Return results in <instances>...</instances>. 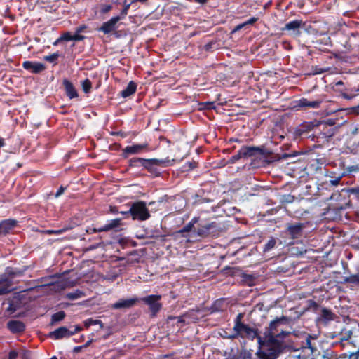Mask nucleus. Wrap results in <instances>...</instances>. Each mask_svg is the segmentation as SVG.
<instances>
[{
	"instance_id": "1",
	"label": "nucleus",
	"mask_w": 359,
	"mask_h": 359,
	"mask_svg": "<svg viewBox=\"0 0 359 359\" xmlns=\"http://www.w3.org/2000/svg\"><path fill=\"white\" fill-rule=\"evenodd\" d=\"M287 323V318L282 316L272 320L269 327L265 328L262 337L260 349L257 354L260 359H276L283 352L285 346L283 339L290 332L280 328V325Z\"/></svg>"
},
{
	"instance_id": "2",
	"label": "nucleus",
	"mask_w": 359,
	"mask_h": 359,
	"mask_svg": "<svg viewBox=\"0 0 359 359\" xmlns=\"http://www.w3.org/2000/svg\"><path fill=\"white\" fill-rule=\"evenodd\" d=\"M244 318V313H239L234 320L233 331L234 334L229 337L230 339H235L238 337L242 338L247 337L248 339H257L259 345L262 341V337L259 334L257 329L252 328L248 325H246L242 322Z\"/></svg>"
},
{
	"instance_id": "3",
	"label": "nucleus",
	"mask_w": 359,
	"mask_h": 359,
	"mask_svg": "<svg viewBox=\"0 0 359 359\" xmlns=\"http://www.w3.org/2000/svg\"><path fill=\"white\" fill-rule=\"evenodd\" d=\"M334 123L332 121L323 122L318 121V126L315 128L314 132L311 133L312 140L316 139L317 142L324 143L328 142L330 139L334 135V130L330 128V126Z\"/></svg>"
},
{
	"instance_id": "4",
	"label": "nucleus",
	"mask_w": 359,
	"mask_h": 359,
	"mask_svg": "<svg viewBox=\"0 0 359 359\" xmlns=\"http://www.w3.org/2000/svg\"><path fill=\"white\" fill-rule=\"evenodd\" d=\"M128 212L133 220L145 221L150 217V213L144 201H139L132 203Z\"/></svg>"
},
{
	"instance_id": "5",
	"label": "nucleus",
	"mask_w": 359,
	"mask_h": 359,
	"mask_svg": "<svg viewBox=\"0 0 359 359\" xmlns=\"http://www.w3.org/2000/svg\"><path fill=\"white\" fill-rule=\"evenodd\" d=\"M221 228L215 222L198 225L196 234L203 238H217L219 236Z\"/></svg>"
},
{
	"instance_id": "6",
	"label": "nucleus",
	"mask_w": 359,
	"mask_h": 359,
	"mask_svg": "<svg viewBox=\"0 0 359 359\" xmlns=\"http://www.w3.org/2000/svg\"><path fill=\"white\" fill-rule=\"evenodd\" d=\"M174 160H170L168 158L158 159V158H149L148 163L146 166L145 170L150 174L153 177H159L161 175V171L158 167H168L172 165Z\"/></svg>"
},
{
	"instance_id": "7",
	"label": "nucleus",
	"mask_w": 359,
	"mask_h": 359,
	"mask_svg": "<svg viewBox=\"0 0 359 359\" xmlns=\"http://www.w3.org/2000/svg\"><path fill=\"white\" fill-rule=\"evenodd\" d=\"M316 126H318V120L304 121L294 128L293 135L295 138L312 139V135L310 133H313Z\"/></svg>"
},
{
	"instance_id": "8",
	"label": "nucleus",
	"mask_w": 359,
	"mask_h": 359,
	"mask_svg": "<svg viewBox=\"0 0 359 359\" xmlns=\"http://www.w3.org/2000/svg\"><path fill=\"white\" fill-rule=\"evenodd\" d=\"M161 299V295L151 294L140 299V301L149 306L150 316L154 318L157 316L162 309V304L160 302Z\"/></svg>"
},
{
	"instance_id": "9",
	"label": "nucleus",
	"mask_w": 359,
	"mask_h": 359,
	"mask_svg": "<svg viewBox=\"0 0 359 359\" xmlns=\"http://www.w3.org/2000/svg\"><path fill=\"white\" fill-rule=\"evenodd\" d=\"M238 151L241 158L245 159L257 155L267 156L270 154V152L265 149L264 146H243Z\"/></svg>"
},
{
	"instance_id": "10",
	"label": "nucleus",
	"mask_w": 359,
	"mask_h": 359,
	"mask_svg": "<svg viewBox=\"0 0 359 359\" xmlns=\"http://www.w3.org/2000/svg\"><path fill=\"white\" fill-rule=\"evenodd\" d=\"M149 151V144L147 142L142 144H133L127 146L121 150V157L124 159L128 158L130 155L140 154L144 151Z\"/></svg>"
},
{
	"instance_id": "11",
	"label": "nucleus",
	"mask_w": 359,
	"mask_h": 359,
	"mask_svg": "<svg viewBox=\"0 0 359 359\" xmlns=\"http://www.w3.org/2000/svg\"><path fill=\"white\" fill-rule=\"evenodd\" d=\"M15 273L11 271L0 276V295L8 294L12 291L13 278Z\"/></svg>"
},
{
	"instance_id": "12",
	"label": "nucleus",
	"mask_w": 359,
	"mask_h": 359,
	"mask_svg": "<svg viewBox=\"0 0 359 359\" xmlns=\"http://www.w3.org/2000/svg\"><path fill=\"white\" fill-rule=\"evenodd\" d=\"M305 227V224L300 222L287 223L286 224L285 233L289 235L292 239H298L302 236Z\"/></svg>"
},
{
	"instance_id": "13",
	"label": "nucleus",
	"mask_w": 359,
	"mask_h": 359,
	"mask_svg": "<svg viewBox=\"0 0 359 359\" xmlns=\"http://www.w3.org/2000/svg\"><path fill=\"white\" fill-rule=\"evenodd\" d=\"M121 219L116 218L111 220L109 223L104 224L99 228L89 227L86 230L88 233H93L97 232L109 231L113 230L121 225Z\"/></svg>"
},
{
	"instance_id": "14",
	"label": "nucleus",
	"mask_w": 359,
	"mask_h": 359,
	"mask_svg": "<svg viewBox=\"0 0 359 359\" xmlns=\"http://www.w3.org/2000/svg\"><path fill=\"white\" fill-rule=\"evenodd\" d=\"M119 21L120 18L118 17H112L108 21L104 22L97 30L103 32L104 34H109L118 28L117 23Z\"/></svg>"
},
{
	"instance_id": "15",
	"label": "nucleus",
	"mask_w": 359,
	"mask_h": 359,
	"mask_svg": "<svg viewBox=\"0 0 359 359\" xmlns=\"http://www.w3.org/2000/svg\"><path fill=\"white\" fill-rule=\"evenodd\" d=\"M22 67L25 69L30 71L32 74H39L46 69V65L41 62L28 60L23 62Z\"/></svg>"
},
{
	"instance_id": "16",
	"label": "nucleus",
	"mask_w": 359,
	"mask_h": 359,
	"mask_svg": "<svg viewBox=\"0 0 359 359\" xmlns=\"http://www.w3.org/2000/svg\"><path fill=\"white\" fill-rule=\"evenodd\" d=\"M72 336V332L66 327H60L53 332H50L49 337L53 339H61L62 338H68Z\"/></svg>"
},
{
	"instance_id": "17",
	"label": "nucleus",
	"mask_w": 359,
	"mask_h": 359,
	"mask_svg": "<svg viewBox=\"0 0 359 359\" xmlns=\"http://www.w3.org/2000/svg\"><path fill=\"white\" fill-rule=\"evenodd\" d=\"M140 301V299L137 297L130 299H121L112 305V308L114 309H120L123 308L133 307Z\"/></svg>"
},
{
	"instance_id": "18",
	"label": "nucleus",
	"mask_w": 359,
	"mask_h": 359,
	"mask_svg": "<svg viewBox=\"0 0 359 359\" xmlns=\"http://www.w3.org/2000/svg\"><path fill=\"white\" fill-rule=\"evenodd\" d=\"M149 158H144L140 157H133L128 159V165L130 168H142L145 170Z\"/></svg>"
},
{
	"instance_id": "19",
	"label": "nucleus",
	"mask_w": 359,
	"mask_h": 359,
	"mask_svg": "<svg viewBox=\"0 0 359 359\" xmlns=\"http://www.w3.org/2000/svg\"><path fill=\"white\" fill-rule=\"evenodd\" d=\"M8 329L14 334L22 333L25 330V325L23 322L18 320H12L7 323Z\"/></svg>"
},
{
	"instance_id": "20",
	"label": "nucleus",
	"mask_w": 359,
	"mask_h": 359,
	"mask_svg": "<svg viewBox=\"0 0 359 359\" xmlns=\"http://www.w3.org/2000/svg\"><path fill=\"white\" fill-rule=\"evenodd\" d=\"M62 85L65 88L66 95L69 99L76 98L79 96L78 92L75 88L73 83L67 79H64L62 81Z\"/></svg>"
},
{
	"instance_id": "21",
	"label": "nucleus",
	"mask_w": 359,
	"mask_h": 359,
	"mask_svg": "<svg viewBox=\"0 0 359 359\" xmlns=\"http://www.w3.org/2000/svg\"><path fill=\"white\" fill-rule=\"evenodd\" d=\"M303 22L301 20H294L287 22L285 26L282 28V31H292L297 34H299V29L302 27Z\"/></svg>"
},
{
	"instance_id": "22",
	"label": "nucleus",
	"mask_w": 359,
	"mask_h": 359,
	"mask_svg": "<svg viewBox=\"0 0 359 359\" xmlns=\"http://www.w3.org/2000/svg\"><path fill=\"white\" fill-rule=\"evenodd\" d=\"M321 103V100L310 101L306 98L302 97L298 101L297 106L301 108L318 109L320 107Z\"/></svg>"
},
{
	"instance_id": "23",
	"label": "nucleus",
	"mask_w": 359,
	"mask_h": 359,
	"mask_svg": "<svg viewBox=\"0 0 359 359\" xmlns=\"http://www.w3.org/2000/svg\"><path fill=\"white\" fill-rule=\"evenodd\" d=\"M359 95V83L348 87V91L344 93V99L352 100Z\"/></svg>"
},
{
	"instance_id": "24",
	"label": "nucleus",
	"mask_w": 359,
	"mask_h": 359,
	"mask_svg": "<svg viewBox=\"0 0 359 359\" xmlns=\"http://www.w3.org/2000/svg\"><path fill=\"white\" fill-rule=\"evenodd\" d=\"M137 89V84L131 81L128 83L125 89L120 92L121 97L126 98L134 94Z\"/></svg>"
},
{
	"instance_id": "25",
	"label": "nucleus",
	"mask_w": 359,
	"mask_h": 359,
	"mask_svg": "<svg viewBox=\"0 0 359 359\" xmlns=\"http://www.w3.org/2000/svg\"><path fill=\"white\" fill-rule=\"evenodd\" d=\"M326 162L327 160L325 157L316 158L315 162L312 163L309 167L311 170L318 172V171H321L323 166L326 163Z\"/></svg>"
},
{
	"instance_id": "26",
	"label": "nucleus",
	"mask_w": 359,
	"mask_h": 359,
	"mask_svg": "<svg viewBox=\"0 0 359 359\" xmlns=\"http://www.w3.org/2000/svg\"><path fill=\"white\" fill-rule=\"evenodd\" d=\"M333 90L334 92L340 94V96L344 98V93L348 91V88H346L344 83L342 81H339L336 82L333 87Z\"/></svg>"
},
{
	"instance_id": "27",
	"label": "nucleus",
	"mask_w": 359,
	"mask_h": 359,
	"mask_svg": "<svg viewBox=\"0 0 359 359\" xmlns=\"http://www.w3.org/2000/svg\"><path fill=\"white\" fill-rule=\"evenodd\" d=\"M66 316L65 312L63 311H60L55 313L51 316V325H53L57 322L62 320Z\"/></svg>"
},
{
	"instance_id": "28",
	"label": "nucleus",
	"mask_w": 359,
	"mask_h": 359,
	"mask_svg": "<svg viewBox=\"0 0 359 359\" xmlns=\"http://www.w3.org/2000/svg\"><path fill=\"white\" fill-rule=\"evenodd\" d=\"M84 295L85 294L83 292L76 290L74 292H68L67 294V298L70 300H75L83 297Z\"/></svg>"
},
{
	"instance_id": "29",
	"label": "nucleus",
	"mask_w": 359,
	"mask_h": 359,
	"mask_svg": "<svg viewBox=\"0 0 359 359\" xmlns=\"http://www.w3.org/2000/svg\"><path fill=\"white\" fill-rule=\"evenodd\" d=\"M241 277L243 283L248 285H253L255 281V276L253 275L243 273Z\"/></svg>"
},
{
	"instance_id": "30",
	"label": "nucleus",
	"mask_w": 359,
	"mask_h": 359,
	"mask_svg": "<svg viewBox=\"0 0 359 359\" xmlns=\"http://www.w3.org/2000/svg\"><path fill=\"white\" fill-rule=\"evenodd\" d=\"M60 57V54L58 52L54 53L49 55H46L43 57V60L50 63H53V65L57 64V60Z\"/></svg>"
},
{
	"instance_id": "31",
	"label": "nucleus",
	"mask_w": 359,
	"mask_h": 359,
	"mask_svg": "<svg viewBox=\"0 0 359 359\" xmlns=\"http://www.w3.org/2000/svg\"><path fill=\"white\" fill-rule=\"evenodd\" d=\"M81 85L83 91L86 94H88L90 92L91 88H92V82L90 81V80L89 79H86L85 80L82 81L81 82Z\"/></svg>"
},
{
	"instance_id": "32",
	"label": "nucleus",
	"mask_w": 359,
	"mask_h": 359,
	"mask_svg": "<svg viewBox=\"0 0 359 359\" xmlns=\"http://www.w3.org/2000/svg\"><path fill=\"white\" fill-rule=\"evenodd\" d=\"M132 3L127 4L126 0L124 1V6L123 9L121 10L120 15H116V17H118L120 18V20L125 18V17L127 15L128 10L130 8V6Z\"/></svg>"
},
{
	"instance_id": "33",
	"label": "nucleus",
	"mask_w": 359,
	"mask_h": 359,
	"mask_svg": "<svg viewBox=\"0 0 359 359\" xmlns=\"http://www.w3.org/2000/svg\"><path fill=\"white\" fill-rule=\"evenodd\" d=\"M189 231L186 229V228L184 226L183 228H182L181 229H180L179 231H177L175 233V236L176 238H178V237H184V238H187V241H190L189 238V236H188V234H189Z\"/></svg>"
},
{
	"instance_id": "34",
	"label": "nucleus",
	"mask_w": 359,
	"mask_h": 359,
	"mask_svg": "<svg viewBox=\"0 0 359 359\" xmlns=\"http://www.w3.org/2000/svg\"><path fill=\"white\" fill-rule=\"evenodd\" d=\"M344 282L352 284H359V273L346 277L344 278Z\"/></svg>"
},
{
	"instance_id": "35",
	"label": "nucleus",
	"mask_w": 359,
	"mask_h": 359,
	"mask_svg": "<svg viewBox=\"0 0 359 359\" xmlns=\"http://www.w3.org/2000/svg\"><path fill=\"white\" fill-rule=\"evenodd\" d=\"M95 325H100L102 327V322L100 320H94L93 318H88L84 321V326L87 328Z\"/></svg>"
},
{
	"instance_id": "36",
	"label": "nucleus",
	"mask_w": 359,
	"mask_h": 359,
	"mask_svg": "<svg viewBox=\"0 0 359 359\" xmlns=\"http://www.w3.org/2000/svg\"><path fill=\"white\" fill-rule=\"evenodd\" d=\"M276 244V241L274 238H271L267 243L264 245V252H268L273 249Z\"/></svg>"
},
{
	"instance_id": "37",
	"label": "nucleus",
	"mask_w": 359,
	"mask_h": 359,
	"mask_svg": "<svg viewBox=\"0 0 359 359\" xmlns=\"http://www.w3.org/2000/svg\"><path fill=\"white\" fill-rule=\"evenodd\" d=\"M321 316L326 320H331L333 319V313L326 308H323L322 309Z\"/></svg>"
},
{
	"instance_id": "38",
	"label": "nucleus",
	"mask_w": 359,
	"mask_h": 359,
	"mask_svg": "<svg viewBox=\"0 0 359 359\" xmlns=\"http://www.w3.org/2000/svg\"><path fill=\"white\" fill-rule=\"evenodd\" d=\"M328 69H325L322 67H319L318 66H312L311 72L309 74V75H316L325 73L327 71Z\"/></svg>"
},
{
	"instance_id": "39",
	"label": "nucleus",
	"mask_w": 359,
	"mask_h": 359,
	"mask_svg": "<svg viewBox=\"0 0 359 359\" xmlns=\"http://www.w3.org/2000/svg\"><path fill=\"white\" fill-rule=\"evenodd\" d=\"M199 109H212L215 108V102H205L199 103Z\"/></svg>"
},
{
	"instance_id": "40",
	"label": "nucleus",
	"mask_w": 359,
	"mask_h": 359,
	"mask_svg": "<svg viewBox=\"0 0 359 359\" xmlns=\"http://www.w3.org/2000/svg\"><path fill=\"white\" fill-rule=\"evenodd\" d=\"M198 217H194L191 219V221L189 223H187L184 226V227L189 232H190L193 229L194 225L198 222Z\"/></svg>"
},
{
	"instance_id": "41",
	"label": "nucleus",
	"mask_w": 359,
	"mask_h": 359,
	"mask_svg": "<svg viewBox=\"0 0 359 359\" xmlns=\"http://www.w3.org/2000/svg\"><path fill=\"white\" fill-rule=\"evenodd\" d=\"M223 304V302L222 299H218L214 302V304L212 306V308L214 311H220L222 310L221 308V305Z\"/></svg>"
},
{
	"instance_id": "42",
	"label": "nucleus",
	"mask_w": 359,
	"mask_h": 359,
	"mask_svg": "<svg viewBox=\"0 0 359 359\" xmlns=\"http://www.w3.org/2000/svg\"><path fill=\"white\" fill-rule=\"evenodd\" d=\"M61 39L65 41H72V34L69 32H66L61 35Z\"/></svg>"
},
{
	"instance_id": "43",
	"label": "nucleus",
	"mask_w": 359,
	"mask_h": 359,
	"mask_svg": "<svg viewBox=\"0 0 359 359\" xmlns=\"http://www.w3.org/2000/svg\"><path fill=\"white\" fill-rule=\"evenodd\" d=\"M177 320V323H184V320L183 319L182 316L176 317V316H170L168 317V323L170 322L171 320Z\"/></svg>"
},
{
	"instance_id": "44",
	"label": "nucleus",
	"mask_w": 359,
	"mask_h": 359,
	"mask_svg": "<svg viewBox=\"0 0 359 359\" xmlns=\"http://www.w3.org/2000/svg\"><path fill=\"white\" fill-rule=\"evenodd\" d=\"M85 39H86L85 36L81 35L79 33H77L76 31H75L74 34L72 35V41H80L84 40Z\"/></svg>"
},
{
	"instance_id": "45",
	"label": "nucleus",
	"mask_w": 359,
	"mask_h": 359,
	"mask_svg": "<svg viewBox=\"0 0 359 359\" xmlns=\"http://www.w3.org/2000/svg\"><path fill=\"white\" fill-rule=\"evenodd\" d=\"M241 158L239 151L229 159V163L233 164Z\"/></svg>"
},
{
	"instance_id": "46",
	"label": "nucleus",
	"mask_w": 359,
	"mask_h": 359,
	"mask_svg": "<svg viewBox=\"0 0 359 359\" xmlns=\"http://www.w3.org/2000/svg\"><path fill=\"white\" fill-rule=\"evenodd\" d=\"M112 6L111 4H104L102 6L100 11L102 13H107L109 12Z\"/></svg>"
},
{
	"instance_id": "47",
	"label": "nucleus",
	"mask_w": 359,
	"mask_h": 359,
	"mask_svg": "<svg viewBox=\"0 0 359 359\" xmlns=\"http://www.w3.org/2000/svg\"><path fill=\"white\" fill-rule=\"evenodd\" d=\"M258 20H259L258 17H252V18H250L249 20H248L247 21H245L244 22H245V25L247 26V25H253Z\"/></svg>"
},
{
	"instance_id": "48",
	"label": "nucleus",
	"mask_w": 359,
	"mask_h": 359,
	"mask_svg": "<svg viewBox=\"0 0 359 359\" xmlns=\"http://www.w3.org/2000/svg\"><path fill=\"white\" fill-rule=\"evenodd\" d=\"M67 187H65L63 186H60L59 187V189H57V192L55 193V196L56 198H58L59 196H60L65 191V190L66 189Z\"/></svg>"
},
{
	"instance_id": "49",
	"label": "nucleus",
	"mask_w": 359,
	"mask_h": 359,
	"mask_svg": "<svg viewBox=\"0 0 359 359\" xmlns=\"http://www.w3.org/2000/svg\"><path fill=\"white\" fill-rule=\"evenodd\" d=\"M294 197L293 196H291L290 194L284 196V199L283 200V202L285 203H292L294 201Z\"/></svg>"
},
{
	"instance_id": "50",
	"label": "nucleus",
	"mask_w": 359,
	"mask_h": 359,
	"mask_svg": "<svg viewBox=\"0 0 359 359\" xmlns=\"http://www.w3.org/2000/svg\"><path fill=\"white\" fill-rule=\"evenodd\" d=\"M87 29V26L86 25H81L79 27H77L75 29V31L77 32V33H82V32H84L86 31V29Z\"/></svg>"
},
{
	"instance_id": "51",
	"label": "nucleus",
	"mask_w": 359,
	"mask_h": 359,
	"mask_svg": "<svg viewBox=\"0 0 359 359\" xmlns=\"http://www.w3.org/2000/svg\"><path fill=\"white\" fill-rule=\"evenodd\" d=\"M215 44V42H214V41L209 42L204 46V49L206 51H210L212 48V46Z\"/></svg>"
},
{
	"instance_id": "52",
	"label": "nucleus",
	"mask_w": 359,
	"mask_h": 359,
	"mask_svg": "<svg viewBox=\"0 0 359 359\" xmlns=\"http://www.w3.org/2000/svg\"><path fill=\"white\" fill-rule=\"evenodd\" d=\"M348 190H350L352 194H355V196L359 198V187L351 188Z\"/></svg>"
},
{
	"instance_id": "53",
	"label": "nucleus",
	"mask_w": 359,
	"mask_h": 359,
	"mask_svg": "<svg viewBox=\"0 0 359 359\" xmlns=\"http://www.w3.org/2000/svg\"><path fill=\"white\" fill-rule=\"evenodd\" d=\"M188 165V170H193L195 168H196V165L197 163L195 162V161H192V162H187L186 163V165Z\"/></svg>"
},
{
	"instance_id": "54",
	"label": "nucleus",
	"mask_w": 359,
	"mask_h": 359,
	"mask_svg": "<svg viewBox=\"0 0 359 359\" xmlns=\"http://www.w3.org/2000/svg\"><path fill=\"white\" fill-rule=\"evenodd\" d=\"M18 353L15 351H11L8 354V359H17Z\"/></svg>"
},
{
	"instance_id": "55",
	"label": "nucleus",
	"mask_w": 359,
	"mask_h": 359,
	"mask_svg": "<svg viewBox=\"0 0 359 359\" xmlns=\"http://www.w3.org/2000/svg\"><path fill=\"white\" fill-rule=\"evenodd\" d=\"M341 179V176L338 177H337V178H336V179H334V180H330V184H331L332 185L336 186V185L339 184V182H340Z\"/></svg>"
},
{
	"instance_id": "56",
	"label": "nucleus",
	"mask_w": 359,
	"mask_h": 359,
	"mask_svg": "<svg viewBox=\"0 0 359 359\" xmlns=\"http://www.w3.org/2000/svg\"><path fill=\"white\" fill-rule=\"evenodd\" d=\"M81 330H82V327L81 326L76 325V326H74L73 330H70V332H72V335H74L75 333L80 332Z\"/></svg>"
},
{
	"instance_id": "57",
	"label": "nucleus",
	"mask_w": 359,
	"mask_h": 359,
	"mask_svg": "<svg viewBox=\"0 0 359 359\" xmlns=\"http://www.w3.org/2000/svg\"><path fill=\"white\" fill-rule=\"evenodd\" d=\"M109 210H110V212L113 213V214L119 213L118 208L116 206H110Z\"/></svg>"
},
{
	"instance_id": "58",
	"label": "nucleus",
	"mask_w": 359,
	"mask_h": 359,
	"mask_svg": "<svg viewBox=\"0 0 359 359\" xmlns=\"http://www.w3.org/2000/svg\"><path fill=\"white\" fill-rule=\"evenodd\" d=\"M67 231V229H60L57 230H53V234L55 235H60L62 233L65 232Z\"/></svg>"
},
{
	"instance_id": "59",
	"label": "nucleus",
	"mask_w": 359,
	"mask_h": 359,
	"mask_svg": "<svg viewBox=\"0 0 359 359\" xmlns=\"http://www.w3.org/2000/svg\"><path fill=\"white\" fill-rule=\"evenodd\" d=\"M119 213L123 215L125 218H128L130 216V212H128V210H126V211H119Z\"/></svg>"
},
{
	"instance_id": "60",
	"label": "nucleus",
	"mask_w": 359,
	"mask_h": 359,
	"mask_svg": "<svg viewBox=\"0 0 359 359\" xmlns=\"http://www.w3.org/2000/svg\"><path fill=\"white\" fill-rule=\"evenodd\" d=\"M245 26H246V25H245V22L241 23V24H239V25H238L235 27V29H234V30H233V31H234V32H236V31L240 30V29H241L242 28H243V27H245Z\"/></svg>"
},
{
	"instance_id": "61",
	"label": "nucleus",
	"mask_w": 359,
	"mask_h": 359,
	"mask_svg": "<svg viewBox=\"0 0 359 359\" xmlns=\"http://www.w3.org/2000/svg\"><path fill=\"white\" fill-rule=\"evenodd\" d=\"M62 41H63L62 39H61V36L57 39H56L53 43V46H57L60 43H61Z\"/></svg>"
},
{
	"instance_id": "62",
	"label": "nucleus",
	"mask_w": 359,
	"mask_h": 359,
	"mask_svg": "<svg viewBox=\"0 0 359 359\" xmlns=\"http://www.w3.org/2000/svg\"><path fill=\"white\" fill-rule=\"evenodd\" d=\"M359 170V164L355 166H352L350 168V171H358Z\"/></svg>"
},
{
	"instance_id": "63",
	"label": "nucleus",
	"mask_w": 359,
	"mask_h": 359,
	"mask_svg": "<svg viewBox=\"0 0 359 359\" xmlns=\"http://www.w3.org/2000/svg\"><path fill=\"white\" fill-rule=\"evenodd\" d=\"M229 142H239V143H240V142H241L242 141H241V140L238 139V138H233V137H232V138H230V139H229Z\"/></svg>"
},
{
	"instance_id": "64",
	"label": "nucleus",
	"mask_w": 359,
	"mask_h": 359,
	"mask_svg": "<svg viewBox=\"0 0 359 359\" xmlns=\"http://www.w3.org/2000/svg\"><path fill=\"white\" fill-rule=\"evenodd\" d=\"M194 1L196 3H198V4H206L208 1V0H194Z\"/></svg>"
}]
</instances>
